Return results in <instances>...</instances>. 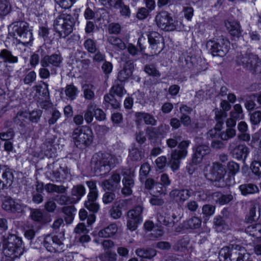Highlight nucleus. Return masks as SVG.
Masks as SVG:
<instances>
[{"mask_svg": "<svg viewBox=\"0 0 261 261\" xmlns=\"http://www.w3.org/2000/svg\"><path fill=\"white\" fill-rule=\"evenodd\" d=\"M119 162V159L114 155L99 152L92 158L91 167L96 175L101 176L109 173Z\"/></svg>", "mask_w": 261, "mask_h": 261, "instance_id": "nucleus-1", "label": "nucleus"}, {"mask_svg": "<svg viewBox=\"0 0 261 261\" xmlns=\"http://www.w3.org/2000/svg\"><path fill=\"white\" fill-rule=\"evenodd\" d=\"M1 245L4 255L12 258L20 256L24 251L21 239L14 234L4 237Z\"/></svg>", "mask_w": 261, "mask_h": 261, "instance_id": "nucleus-2", "label": "nucleus"}, {"mask_svg": "<svg viewBox=\"0 0 261 261\" xmlns=\"http://www.w3.org/2000/svg\"><path fill=\"white\" fill-rule=\"evenodd\" d=\"M220 259L225 261H244L248 258L245 247L240 245H231L222 248L219 251Z\"/></svg>", "mask_w": 261, "mask_h": 261, "instance_id": "nucleus-3", "label": "nucleus"}, {"mask_svg": "<svg viewBox=\"0 0 261 261\" xmlns=\"http://www.w3.org/2000/svg\"><path fill=\"white\" fill-rule=\"evenodd\" d=\"M75 22L71 15L62 14L54 21V29L60 38H65L72 32Z\"/></svg>", "mask_w": 261, "mask_h": 261, "instance_id": "nucleus-4", "label": "nucleus"}, {"mask_svg": "<svg viewBox=\"0 0 261 261\" xmlns=\"http://www.w3.org/2000/svg\"><path fill=\"white\" fill-rule=\"evenodd\" d=\"M72 138L76 147L84 149L92 143V132L88 126L78 127L74 129Z\"/></svg>", "mask_w": 261, "mask_h": 261, "instance_id": "nucleus-5", "label": "nucleus"}, {"mask_svg": "<svg viewBox=\"0 0 261 261\" xmlns=\"http://www.w3.org/2000/svg\"><path fill=\"white\" fill-rule=\"evenodd\" d=\"M226 173V171L223 165L219 163L215 162L210 167L208 172L205 173V176L208 180L219 182L218 186L224 187L228 184L224 180Z\"/></svg>", "mask_w": 261, "mask_h": 261, "instance_id": "nucleus-6", "label": "nucleus"}, {"mask_svg": "<svg viewBox=\"0 0 261 261\" xmlns=\"http://www.w3.org/2000/svg\"><path fill=\"white\" fill-rule=\"evenodd\" d=\"M155 21L160 28L166 31H180L181 29L178 27L177 22L173 19L170 14L165 11L159 13L155 16Z\"/></svg>", "mask_w": 261, "mask_h": 261, "instance_id": "nucleus-7", "label": "nucleus"}, {"mask_svg": "<svg viewBox=\"0 0 261 261\" xmlns=\"http://www.w3.org/2000/svg\"><path fill=\"white\" fill-rule=\"evenodd\" d=\"M229 41L223 38L217 41L209 40L206 43V48L213 56L223 57L228 51Z\"/></svg>", "mask_w": 261, "mask_h": 261, "instance_id": "nucleus-8", "label": "nucleus"}, {"mask_svg": "<svg viewBox=\"0 0 261 261\" xmlns=\"http://www.w3.org/2000/svg\"><path fill=\"white\" fill-rule=\"evenodd\" d=\"M258 60V58L257 55L248 50L238 56L236 61L237 64L242 66L246 69L255 72Z\"/></svg>", "mask_w": 261, "mask_h": 261, "instance_id": "nucleus-9", "label": "nucleus"}, {"mask_svg": "<svg viewBox=\"0 0 261 261\" xmlns=\"http://www.w3.org/2000/svg\"><path fill=\"white\" fill-rule=\"evenodd\" d=\"M64 239L63 235L59 237L57 235L47 234L44 238L43 245L50 252H61L64 246Z\"/></svg>", "mask_w": 261, "mask_h": 261, "instance_id": "nucleus-10", "label": "nucleus"}, {"mask_svg": "<svg viewBox=\"0 0 261 261\" xmlns=\"http://www.w3.org/2000/svg\"><path fill=\"white\" fill-rule=\"evenodd\" d=\"M14 28L15 32L20 38V42L22 44H28L33 40V34L27 22L25 21L17 22Z\"/></svg>", "mask_w": 261, "mask_h": 261, "instance_id": "nucleus-11", "label": "nucleus"}, {"mask_svg": "<svg viewBox=\"0 0 261 261\" xmlns=\"http://www.w3.org/2000/svg\"><path fill=\"white\" fill-rule=\"evenodd\" d=\"M63 58L60 53L53 54L50 56L47 55L45 50V55L40 60L41 66L49 67L51 68V73L56 74V68L60 67L62 63Z\"/></svg>", "mask_w": 261, "mask_h": 261, "instance_id": "nucleus-12", "label": "nucleus"}, {"mask_svg": "<svg viewBox=\"0 0 261 261\" xmlns=\"http://www.w3.org/2000/svg\"><path fill=\"white\" fill-rule=\"evenodd\" d=\"M124 176L122 179L123 188L121 190L122 194L129 195L132 194V187L134 186L133 177L134 176V171L130 169H124L122 172Z\"/></svg>", "mask_w": 261, "mask_h": 261, "instance_id": "nucleus-13", "label": "nucleus"}, {"mask_svg": "<svg viewBox=\"0 0 261 261\" xmlns=\"http://www.w3.org/2000/svg\"><path fill=\"white\" fill-rule=\"evenodd\" d=\"M148 42L152 50V54H158L164 48V38L156 32H152L148 35Z\"/></svg>", "mask_w": 261, "mask_h": 261, "instance_id": "nucleus-14", "label": "nucleus"}, {"mask_svg": "<svg viewBox=\"0 0 261 261\" xmlns=\"http://www.w3.org/2000/svg\"><path fill=\"white\" fill-rule=\"evenodd\" d=\"M121 177L119 174L114 173L111 177L105 180L101 183V187L106 193L103 196H106L107 193L114 195V192L118 189V186L120 183ZM107 196H110L108 195Z\"/></svg>", "mask_w": 261, "mask_h": 261, "instance_id": "nucleus-15", "label": "nucleus"}, {"mask_svg": "<svg viewBox=\"0 0 261 261\" xmlns=\"http://www.w3.org/2000/svg\"><path fill=\"white\" fill-rule=\"evenodd\" d=\"M238 142V141L231 142L228 149L234 158L239 160H245L249 153L248 148L245 145H237Z\"/></svg>", "mask_w": 261, "mask_h": 261, "instance_id": "nucleus-16", "label": "nucleus"}, {"mask_svg": "<svg viewBox=\"0 0 261 261\" xmlns=\"http://www.w3.org/2000/svg\"><path fill=\"white\" fill-rule=\"evenodd\" d=\"M13 180V175L11 169L6 165H0V189L10 187Z\"/></svg>", "mask_w": 261, "mask_h": 261, "instance_id": "nucleus-17", "label": "nucleus"}, {"mask_svg": "<svg viewBox=\"0 0 261 261\" xmlns=\"http://www.w3.org/2000/svg\"><path fill=\"white\" fill-rule=\"evenodd\" d=\"M193 154L192 158V164L197 165L201 163L203 157L211 152L210 147L205 144L196 146L193 148Z\"/></svg>", "mask_w": 261, "mask_h": 261, "instance_id": "nucleus-18", "label": "nucleus"}, {"mask_svg": "<svg viewBox=\"0 0 261 261\" xmlns=\"http://www.w3.org/2000/svg\"><path fill=\"white\" fill-rule=\"evenodd\" d=\"M70 176V172L66 167L59 166L53 171L51 180L53 182H63Z\"/></svg>", "mask_w": 261, "mask_h": 261, "instance_id": "nucleus-19", "label": "nucleus"}, {"mask_svg": "<svg viewBox=\"0 0 261 261\" xmlns=\"http://www.w3.org/2000/svg\"><path fill=\"white\" fill-rule=\"evenodd\" d=\"M227 117V114L221 110H217L215 112V118L217 121L214 129H211L207 133V135L211 137H214L217 133V131H220L224 124V120Z\"/></svg>", "mask_w": 261, "mask_h": 261, "instance_id": "nucleus-20", "label": "nucleus"}, {"mask_svg": "<svg viewBox=\"0 0 261 261\" xmlns=\"http://www.w3.org/2000/svg\"><path fill=\"white\" fill-rule=\"evenodd\" d=\"M3 208L7 211L13 213L20 212L22 210L21 205L11 197H7V199L5 200L3 204Z\"/></svg>", "mask_w": 261, "mask_h": 261, "instance_id": "nucleus-21", "label": "nucleus"}, {"mask_svg": "<svg viewBox=\"0 0 261 261\" xmlns=\"http://www.w3.org/2000/svg\"><path fill=\"white\" fill-rule=\"evenodd\" d=\"M225 25L230 34L239 38L242 34L241 26L239 22L234 20H228L225 22Z\"/></svg>", "mask_w": 261, "mask_h": 261, "instance_id": "nucleus-22", "label": "nucleus"}, {"mask_svg": "<svg viewBox=\"0 0 261 261\" xmlns=\"http://www.w3.org/2000/svg\"><path fill=\"white\" fill-rule=\"evenodd\" d=\"M135 253L140 257L151 259L156 255V251L152 248H140L137 249Z\"/></svg>", "mask_w": 261, "mask_h": 261, "instance_id": "nucleus-23", "label": "nucleus"}, {"mask_svg": "<svg viewBox=\"0 0 261 261\" xmlns=\"http://www.w3.org/2000/svg\"><path fill=\"white\" fill-rule=\"evenodd\" d=\"M201 224V220L197 217H193L189 220L183 222L182 227L184 229H194L198 228Z\"/></svg>", "mask_w": 261, "mask_h": 261, "instance_id": "nucleus-24", "label": "nucleus"}, {"mask_svg": "<svg viewBox=\"0 0 261 261\" xmlns=\"http://www.w3.org/2000/svg\"><path fill=\"white\" fill-rule=\"evenodd\" d=\"M135 116L139 120H143L145 123L147 125L154 126L156 124L157 120L154 117L150 114L143 112H137Z\"/></svg>", "mask_w": 261, "mask_h": 261, "instance_id": "nucleus-25", "label": "nucleus"}, {"mask_svg": "<svg viewBox=\"0 0 261 261\" xmlns=\"http://www.w3.org/2000/svg\"><path fill=\"white\" fill-rule=\"evenodd\" d=\"M118 228L115 223H112L98 232V236L101 238H109L114 235Z\"/></svg>", "mask_w": 261, "mask_h": 261, "instance_id": "nucleus-26", "label": "nucleus"}, {"mask_svg": "<svg viewBox=\"0 0 261 261\" xmlns=\"http://www.w3.org/2000/svg\"><path fill=\"white\" fill-rule=\"evenodd\" d=\"M45 46H40L38 50L34 53L31 57L30 64L32 66H36L39 62L40 58H43L45 55Z\"/></svg>", "mask_w": 261, "mask_h": 261, "instance_id": "nucleus-27", "label": "nucleus"}, {"mask_svg": "<svg viewBox=\"0 0 261 261\" xmlns=\"http://www.w3.org/2000/svg\"><path fill=\"white\" fill-rule=\"evenodd\" d=\"M0 59H2L5 63H16L18 62V58L12 55L11 51L3 49L0 52Z\"/></svg>", "mask_w": 261, "mask_h": 261, "instance_id": "nucleus-28", "label": "nucleus"}, {"mask_svg": "<svg viewBox=\"0 0 261 261\" xmlns=\"http://www.w3.org/2000/svg\"><path fill=\"white\" fill-rule=\"evenodd\" d=\"M169 129V126L166 124H161L158 127H148L146 133L149 135L151 134L154 136L163 135L167 133Z\"/></svg>", "mask_w": 261, "mask_h": 261, "instance_id": "nucleus-29", "label": "nucleus"}, {"mask_svg": "<svg viewBox=\"0 0 261 261\" xmlns=\"http://www.w3.org/2000/svg\"><path fill=\"white\" fill-rule=\"evenodd\" d=\"M190 144L189 140H184L180 142L178 145V149L174 150L172 152H176L177 155L180 158H185L188 154V148Z\"/></svg>", "mask_w": 261, "mask_h": 261, "instance_id": "nucleus-30", "label": "nucleus"}, {"mask_svg": "<svg viewBox=\"0 0 261 261\" xmlns=\"http://www.w3.org/2000/svg\"><path fill=\"white\" fill-rule=\"evenodd\" d=\"M107 40L111 45L118 50H123L126 47L125 44L121 39L117 36H110L108 37Z\"/></svg>", "mask_w": 261, "mask_h": 261, "instance_id": "nucleus-31", "label": "nucleus"}, {"mask_svg": "<svg viewBox=\"0 0 261 261\" xmlns=\"http://www.w3.org/2000/svg\"><path fill=\"white\" fill-rule=\"evenodd\" d=\"M67 188L62 185L58 186L53 184H47L45 186V190L48 193L64 194L66 192Z\"/></svg>", "mask_w": 261, "mask_h": 261, "instance_id": "nucleus-32", "label": "nucleus"}, {"mask_svg": "<svg viewBox=\"0 0 261 261\" xmlns=\"http://www.w3.org/2000/svg\"><path fill=\"white\" fill-rule=\"evenodd\" d=\"M125 93L126 90L124 88L123 83H120L118 81H115L111 89L110 94H112L113 96L116 95L119 97H121Z\"/></svg>", "mask_w": 261, "mask_h": 261, "instance_id": "nucleus-33", "label": "nucleus"}, {"mask_svg": "<svg viewBox=\"0 0 261 261\" xmlns=\"http://www.w3.org/2000/svg\"><path fill=\"white\" fill-rule=\"evenodd\" d=\"M29 119L28 113L26 111H19L14 118V122L21 127H24L27 124V120Z\"/></svg>", "mask_w": 261, "mask_h": 261, "instance_id": "nucleus-34", "label": "nucleus"}, {"mask_svg": "<svg viewBox=\"0 0 261 261\" xmlns=\"http://www.w3.org/2000/svg\"><path fill=\"white\" fill-rule=\"evenodd\" d=\"M183 159L180 158L179 156L177 155L176 152H171L170 158L169 159L168 164L173 171H175L179 169L180 160Z\"/></svg>", "mask_w": 261, "mask_h": 261, "instance_id": "nucleus-35", "label": "nucleus"}, {"mask_svg": "<svg viewBox=\"0 0 261 261\" xmlns=\"http://www.w3.org/2000/svg\"><path fill=\"white\" fill-rule=\"evenodd\" d=\"M76 209L73 205L64 206L62 212L65 214V220L67 223L70 224L73 220Z\"/></svg>", "mask_w": 261, "mask_h": 261, "instance_id": "nucleus-36", "label": "nucleus"}, {"mask_svg": "<svg viewBox=\"0 0 261 261\" xmlns=\"http://www.w3.org/2000/svg\"><path fill=\"white\" fill-rule=\"evenodd\" d=\"M197 194V196H201V194L200 193V191L198 192V194L197 192H194L193 189H181V190H178V189H175L173 191H172L170 193V196H191V195H196Z\"/></svg>", "mask_w": 261, "mask_h": 261, "instance_id": "nucleus-37", "label": "nucleus"}, {"mask_svg": "<svg viewBox=\"0 0 261 261\" xmlns=\"http://www.w3.org/2000/svg\"><path fill=\"white\" fill-rule=\"evenodd\" d=\"M96 198L97 197H88V199L85 202V207L93 213H97L99 209Z\"/></svg>", "mask_w": 261, "mask_h": 261, "instance_id": "nucleus-38", "label": "nucleus"}, {"mask_svg": "<svg viewBox=\"0 0 261 261\" xmlns=\"http://www.w3.org/2000/svg\"><path fill=\"white\" fill-rule=\"evenodd\" d=\"M95 87L92 84H85L83 86L84 97L86 100H91L95 97Z\"/></svg>", "mask_w": 261, "mask_h": 261, "instance_id": "nucleus-39", "label": "nucleus"}, {"mask_svg": "<svg viewBox=\"0 0 261 261\" xmlns=\"http://www.w3.org/2000/svg\"><path fill=\"white\" fill-rule=\"evenodd\" d=\"M239 188L243 195L253 194L259 191L256 186L251 184L242 185Z\"/></svg>", "mask_w": 261, "mask_h": 261, "instance_id": "nucleus-40", "label": "nucleus"}, {"mask_svg": "<svg viewBox=\"0 0 261 261\" xmlns=\"http://www.w3.org/2000/svg\"><path fill=\"white\" fill-rule=\"evenodd\" d=\"M158 221L166 226H171L174 225V221L170 219L168 215L164 212L159 213L157 214Z\"/></svg>", "mask_w": 261, "mask_h": 261, "instance_id": "nucleus-41", "label": "nucleus"}, {"mask_svg": "<svg viewBox=\"0 0 261 261\" xmlns=\"http://www.w3.org/2000/svg\"><path fill=\"white\" fill-rule=\"evenodd\" d=\"M144 72L148 75L159 77L161 74L153 64H146L144 67Z\"/></svg>", "mask_w": 261, "mask_h": 261, "instance_id": "nucleus-42", "label": "nucleus"}, {"mask_svg": "<svg viewBox=\"0 0 261 261\" xmlns=\"http://www.w3.org/2000/svg\"><path fill=\"white\" fill-rule=\"evenodd\" d=\"M230 116L238 120L244 118L243 111L240 104L233 106V110L230 112Z\"/></svg>", "mask_w": 261, "mask_h": 261, "instance_id": "nucleus-43", "label": "nucleus"}, {"mask_svg": "<svg viewBox=\"0 0 261 261\" xmlns=\"http://www.w3.org/2000/svg\"><path fill=\"white\" fill-rule=\"evenodd\" d=\"M104 100L106 107H109V105H111L112 108L116 109L120 106V100L115 99L114 96L112 94L105 95Z\"/></svg>", "mask_w": 261, "mask_h": 261, "instance_id": "nucleus-44", "label": "nucleus"}, {"mask_svg": "<svg viewBox=\"0 0 261 261\" xmlns=\"http://www.w3.org/2000/svg\"><path fill=\"white\" fill-rule=\"evenodd\" d=\"M96 105L90 103L84 114V119L88 124L90 123L93 119V112L95 110Z\"/></svg>", "mask_w": 261, "mask_h": 261, "instance_id": "nucleus-45", "label": "nucleus"}, {"mask_svg": "<svg viewBox=\"0 0 261 261\" xmlns=\"http://www.w3.org/2000/svg\"><path fill=\"white\" fill-rule=\"evenodd\" d=\"M178 65L185 70H188L193 67L192 59L189 56L181 57L179 59Z\"/></svg>", "mask_w": 261, "mask_h": 261, "instance_id": "nucleus-46", "label": "nucleus"}, {"mask_svg": "<svg viewBox=\"0 0 261 261\" xmlns=\"http://www.w3.org/2000/svg\"><path fill=\"white\" fill-rule=\"evenodd\" d=\"M143 207L140 204L136 206L134 208L129 210L127 213H130L132 214V218L138 221L142 222V213Z\"/></svg>", "mask_w": 261, "mask_h": 261, "instance_id": "nucleus-47", "label": "nucleus"}, {"mask_svg": "<svg viewBox=\"0 0 261 261\" xmlns=\"http://www.w3.org/2000/svg\"><path fill=\"white\" fill-rule=\"evenodd\" d=\"M257 208H258V206L257 204H253L251 205V206L249 210V213L247 215V220L248 222H252L257 219L259 216V210H258V215H257Z\"/></svg>", "mask_w": 261, "mask_h": 261, "instance_id": "nucleus-48", "label": "nucleus"}, {"mask_svg": "<svg viewBox=\"0 0 261 261\" xmlns=\"http://www.w3.org/2000/svg\"><path fill=\"white\" fill-rule=\"evenodd\" d=\"M181 136L177 133L171 135V138L166 140L167 146L170 148L175 147L178 142L181 140Z\"/></svg>", "mask_w": 261, "mask_h": 261, "instance_id": "nucleus-49", "label": "nucleus"}, {"mask_svg": "<svg viewBox=\"0 0 261 261\" xmlns=\"http://www.w3.org/2000/svg\"><path fill=\"white\" fill-rule=\"evenodd\" d=\"M236 135V130L234 128H228L225 131L220 134V137L222 140L227 141L233 138Z\"/></svg>", "mask_w": 261, "mask_h": 261, "instance_id": "nucleus-50", "label": "nucleus"}, {"mask_svg": "<svg viewBox=\"0 0 261 261\" xmlns=\"http://www.w3.org/2000/svg\"><path fill=\"white\" fill-rule=\"evenodd\" d=\"M143 154L142 151L137 148L133 147L129 151V157L134 161H139L142 159Z\"/></svg>", "mask_w": 261, "mask_h": 261, "instance_id": "nucleus-51", "label": "nucleus"}, {"mask_svg": "<svg viewBox=\"0 0 261 261\" xmlns=\"http://www.w3.org/2000/svg\"><path fill=\"white\" fill-rule=\"evenodd\" d=\"M84 45L85 49L90 53H95L97 51L96 42L91 39L86 40Z\"/></svg>", "mask_w": 261, "mask_h": 261, "instance_id": "nucleus-52", "label": "nucleus"}, {"mask_svg": "<svg viewBox=\"0 0 261 261\" xmlns=\"http://www.w3.org/2000/svg\"><path fill=\"white\" fill-rule=\"evenodd\" d=\"M189 243L188 238H184L179 240L174 246V249L176 251H183L187 249Z\"/></svg>", "mask_w": 261, "mask_h": 261, "instance_id": "nucleus-53", "label": "nucleus"}, {"mask_svg": "<svg viewBox=\"0 0 261 261\" xmlns=\"http://www.w3.org/2000/svg\"><path fill=\"white\" fill-rule=\"evenodd\" d=\"M15 132L12 128H8L6 132L0 133V139L2 141H7L13 139Z\"/></svg>", "mask_w": 261, "mask_h": 261, "instance_id": "nucleus-54", "label": "nucleus"}, {"mask_svg": "<svg viewBox=\"0 0 261 261\" xmlns=\"http://www.w3.org/2000/svg\"><path fill=\"white\" fill-rule=\"evenodd\" d=\"M65 93L66 95L70 99L73 100L75 98L77 94V88L73 85H67L66 87Z\"/></svg>", "mask_w": 261, "mask_h": 261, "instance_id": "nucleus-55", "label": "nucleus"}, {"mask_svg": "<svg viewBox=\"0 0 261 261\" xmlns=\"http://www.w3.org/2000/svg\"><path fill=\"white\" fill-rule=\"evenodd\" d=\"M99 257L101 261H116L117 255L115 252L107 251L105 253L100 254Z\"/></svg>", "mask_w": 261, "mask_h": 261, "instance_id": "nucleus-56", "label": "nucleus"}, {"mask_svg": "<svg viewBox=\"0 0 261 261\" xmlns=\"http://www.w3.org/2000/svg\"><path fill=\"white\" fill-rule=\"evenodd\" d=\"M11 6L7 1L0 0V16H6L10 13Z\"/></svg>", "mask_w": 261, "mask_h": 261, "instance_id": "nucleus-57", "label": "nucleus"}, {"mask_svg": "<svg viewBox=\"0 0 261 261\" xmlns=\"http://www.w3.org/2000/svg\"><path fill=\"white\" fill-rule=\"evenodd\" d=\"M141 222L138 221L132 218V214L130 213H127V227L128 229L134 231L136 229L137 226Z\"/></svg>", "mask_w": 261, "mask_h": 261, "instance_id": "nucleus-58", "label": "nucleus"}, {"mask_svg": "<svg viewBox=\"0 0 261 261\" xmlns=\"http://www.w3.org/2000/svg\"><path fill=\"white\" fill-rule=\"evenodd\" d=\"M246 230L252 236H257L261 234V224L256 223L249 225L246 228Z\"/></svg>", "mask_w": 261, "mask_h": 261, "instance_id": "nucleus-59", "label": "nucleus"}, {"mask_svg": "<svg viewBox=\"0 0 261 261\" xmlns=\"http://www.w3.org/2000/svg\"><path fill=\"white\" fill-rule=\"evenodd\" d=\"M30 217L34 221L38 222H42L43 221V213L39 210H31Z\"/></svg>", "mask_w": 261, "mask_h": 261, "instance_id": "nucleus-60", "label": "nucleus"}, {"mask_svg": "<svg viewBox=\"0 0 261 261\" xmlns=\"http://www.w3.org/2000/svg\"><path fill=\"white\" fill-rule=\"evenodd\" d=\"M42 112L40 110H33L28 113L29 119L33 123H37L40 119Z\"/></svg>", "mask_w": 261, "mask_h": 261, "instance_id": "nucleus-61", "label": "nucleus"}, {"mask_svg": "<svg viewBox=\"0 0 261 261\" xmlns=\"http://www.w3.org/2000/svg\"><path fill=\"white\" fill-rule=\"evenodd\" d=\"M248 99L246 100L245 103V107L247 110L251 111L253 110L256 106L254 101L255 98H256V94H252L249 95L248 96Z\"/></svg>", "mask_w": 261, "mask_h": 261, "instance_id": "nucleus-62", "label": "nucleus"}, {"mask_svg": "<svg viewBox=\"0 0 261 261\" xmlns=\"http://www.w3.org/2000/svg\"><path fill=\"white\" fill-rule=\"evenodd\" d=\"M250 168L255 175L261 177V161H253L251 164Z\"/></svg>", "mask_w": 261, "mask_h": 261, "instance_id": "nucleus-63", "label": "nucleus"}, {"mask_svg": "<svg viewBox=\"0 0 261 261\" xmlns=\"http://www.w3.org/2000/svg\"><path fill=\"white\" fill-rule=\"evenodd\" d=\"M132 74V73L129 70H121L118 74V82L122 83L126 81Z\"/></svg>", "mask_w": 261, "mask_h": 261, "instance_id": "nucleus-64", "label": "nucleus"}]
</instances>
